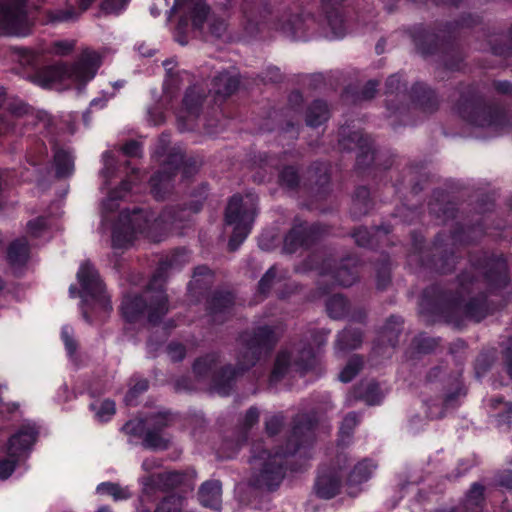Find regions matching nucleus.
Returning a JSON list of instances; mask_svg holds the SVG:
<instances>
[{"mask_svg": "<svg viewBox=\"0 0 512 512\" xmlns=\"http://www.w3.org/2000/svg\"><path fill=\"white\" fill-rule=\"evenodd\" d=\"M100 65V55L87 49L71 67L62 63L48 66L38 71L32 80L43 88L81 89L94 78Z\"/></svg>", "mask_w": 512, "mask_h": 512, "instance_id": "f257e3e1", "label": "nucleus"}, {"mask_svg": "<svg viewBox=\"0 0 512 512\" xmlns=\"http://www.w3.org/2000/svg\"><path fill=\"white\" fill-rule=\"evenodd\" d=\"M164 222H166L164 218L152 220L151 215L144 211H134L133 213L122 211L118 223L113 227V247H126L132 243L137 234H144L153 241H159L160 239L153 235L152 230Z\"/></svg>", "mask_w": 512, "mask_h": 512, "instance_id": "f03ea898", "label": "nucleus"}, {"mask_svg": "<svg viewBox=\"0 0 512 512\" xmlns=\"http://www.w3.org/2000/svg\"><path fill=\"white\" fill-rule=\"evenodd\" d=\"M77 279L81 286L79 296L82 298V312L86 320L91 321L90 310H96L103 316L111 310L109 297L105 294L97 271L89 262L80 265Z\"/></svg>", "mask_w": 512, "mask_h": 512, "instance_id": "7ed1b4c3", "label": "nucleus"}, {"mask_svg": "<svg viewBox=\"0 0 512 512\" xmlns=\"http://www.w3.org/2000/svg\"><path fill=\"white\" fill-rule=\"evenodd\" d=\"M317 26H320L324 35L329 38L343 37L346 31L344 20L338 9L327 12L324 21L321 23H317L315 18L308 13L295 15L280 29L296 39H304L309 32H314Z\"/></svg>", "mask_w": 512, "mask_h": 512, "instance_id": "20e7f679", "label": "nucleus"}, {"mask_svg": "<svg viewBox=\"0 0 512 512\" xmlns=\"http://www.w3.org/2000/svg\"><path fill=\"white\" fill-rule=\"evenodd\" d=\"M256 214V198L253 195L233 196L227 206L225 220L233 226V234L229 240L232 250L245 240L249 234Z\"/></svg>", "mask_w": 512, "mask_h": 512, "instance_id": "39448f33", "label": "nucleus"}, {"mask_svg": "<svg viewBox=\"0 0 512 512\" xmlns=\"http://www.w3.org/2000/svg\"><path fill=\"white\" fill-rule=\"evenodd\" d=\"M37 430L31 423H25L8 441L6 456L0 459V479H7L16 464L31 449L36 441Z\"/></svg>", "mask_w": 512, "mask_h": 512, "instance_id": "423d86ee", "label": "nucleus"}, {"mask_svg": "<svg viewBox=\"0 0 512 512\" xmlns=\"http://www.w3.org/2000/svg\"><path fill=\"white\" fill-rule=\"evenodd\" d=\"M282 459V454L271 455L266 450L253 455L251 464L257 471L255 482L259 487L271 490L279 485L284 476Z\"/></svg>", "mask_w": 512, "mask_h": 512, "instance_id": "0eeeda50", "label": "nucleus"}, {"mask_svg": "<svg viewBox=\"0 0 512 512\" xmlns=\"http://www.w3.org/2000/svg\"><path fill=\"white\" fill-rule=\"evenodd\" d=\"M327 337V333L321 331L318 335L313 338V344L309 345V348H303L297 351V356L294 355V350H282L275 362V366L272 372V377L277 380L292 363L298 367V369H306L309 367L311 360H313L324 344Z\"/></svg>", "mask_w": 512, "mask_h": 512, "instance_id": "6e6552de", "label": "nucleus"}, {"mask_svg": "<svg viewBox=\"0 0 512 512\" xmlns=\"http://www.w3.org/2000/svg\"><path fill=\"white\" fill-rule=\"evenodd\" d=\"M26 0H0V32L5 35L25 36L30 30L24 4Z\"/></svg>", "mask_w": 512, "mask_h": 512, "instance_id": "1a4fd4ad", "label": "nucleus"}, {"mask_svg": "<svg viewBox=\"0 0 512 512\" xmlns=\"http://www.w3.org/2000/svg\"><path fill=\"white\" fill-rule=\"evenodd\" d=\"M172 12L179 16V30L185 32L191 24L193 28H201L207 15L206 0H175Z\"/></svg>", "mask_w": 512, "mask_h": 512, "instance_id": "9d476101", "label": "nucleus"}, {"mask_svg": "<svg viewBox=\"0 0 512 512\" xmlns=\"http://www.w3.org/2000/svg\"><path fill=\"white\" fill-rule=\"evenodd\" d=\"M203 94L197 87L187 90L181 108L178 110L176 117L178 126L181 130H191L195 127V123L199 117L200 107Z\"/></svg>", "mask_w": 512, "mask_h": 512, "instance_id": "9b49d317", "label": "nucleus"}, {"mask_svg": "<svg viewBox=\"0 0 512 512\" xmlns=\"http://www.w3.org/2000/svg\"><path fill=\"white\" fill-rule=\"evenodd\" d=\"M142 485L145 491L152 487L170 488L184 482V475L176 471L159 474H151L142 478Z\"/></svg>", "mask_w": 512, "mask_h": 512, "instance_id": "f8f14e48", "label": "nucleus"}, {"mask_svg": "<svg viewBox=\"0 0 512 512\" xmlns=\"http://www.w3.org/2000/svg\"><path fill=\"white\" fill-rule=\"evenodd\" d=\"M221 484L217 480L207 481L199 491V499L202 505L212 509H219L221 505Z\"/></svg>", "mask_w": 512, "mask_h": 512, "instance_id": "ddd939ff", "label": "nucleus"}, {"mask_svg": "<svg viewBox=\"0 0 512 512\" xmlns=\"http://www.w3.org/2000/svg\"><path fill=\"white\" fill-rule=\"evenodd\" d=\"M340 488V477L333 473H322L316 481V493L325 499L334 497Z\"/></svg>", "mask_w": 512, "mask_h": 512, "instance_id": "4468645a", "label": "nucleus"}, {"mask_svg": "<svg viewBox=\"0 0 512 512\" xmlns=\"http://www.w3.org/2000/svg\"><path fill=\"white\" fill-rule=\"evenodd\" d=\"M28 114V107L19 103L10 108L9 113L0 119V134L16 132V122Z\"/></svg>", "mask_w": 512, "mask_h": 512, "instance_id": "2eb2a0df", "label": "nucleus"}, {"mask_svg": "<svg viewBox=\"0 0 512 512\" xmlns=\"http://www.w3.org/2000/svg\"><path fill=\"white\" fill-rule=\"evenodd\" d=\"M171 177H172V172L167 171L165 169V171L159 172L151 178V180H150L151 189H152V193L154 194V196L156 198H159V199L163 198L165 193L170 191V189L172 187Z\"/></svg>", "mask_w": 512, "mask_h": 512, "instance_id": "dca6fc26", "label": "nucleus"}, {"mask_svg": "<svg viewBox=\"0 0 512 512\" xmlns=\"http://www.w3.org/2000/svg\"><path fill=\"white\" fill-rule=\"evenodd\" d=\"M28 245L25 239L13 242L8 250V260L12 266L24 264L28 258Z\"/></svg>", "mask_w": 512, "mask_h": 512, "instance_id": "f3484780", "label": "nucleus"}, {"mask_svg": "<svg viewBox=\"0 0 512 512\" xmlns=\"http://www.w3.org/2000/svg\"><path fill=\"white\" fill-rule=\"evenodd\" d=\"M143 300L141 297L126 296L121 305V311L125 319L132 322L137 319L143 311Z\"/></svg>", "mask_w": 512, "mask_h": 512, "instance_id": "a211bd4d", "label": "nucleus"}, {"mask_svg": "<svg viewBox=\"0 0 512 512\" xmlns=\"http://www.w3.org/2000/svg\"><path fill=\"white\" fill-rule=\"evenodd\" d=\"M362 341V335L360 332L345 329L339 335L336 343V351H344L346 349L357 348Z\"/></svg>", "mask_w": 512, "mask_h": 512, "instance_id": "6ab92c4d", "label": "nucleus"}, {"mask_svg": "<svg viewBox=\"0 0 512 512\" xmlns=\"http://www.w3.org/2000/svg\"><path fill=\"white\" fill-rule=\"evenodd\" d=\"M56 173L59 177L70 175L74 169V158L70 152L66 150H58L54 156Z\"/></svg>", "mask_w": 512, "mask_h": 512, "instance_id": "aec40b11", "label": "nucleus"}, {"mask_svg": "<svg viewBox=\"0 0 512 512\" xmlns=\"http://www.w3.org/2000/svg\"><path fill=\"white\" fill-rule=\"evenodd\" d=\"M328 108L325 102L315 101L308 110L307 124L312 127L319 126L328 119Z\"/></svg>", "mask_w": 512, "mask_h": 512, "instance_id": "412c9836", "label": "nucleus"}, {"mask_svg": "<svg viewBox=\"0 0 512 512\" xmlns=\"http://www.w3.org/2000/svg\"><path fill=\"white\" fill-rule=\"evenodd\" d=\"M94 411V417L100 422L109 421L115 414V403L112 400H96L90 405Z\"/></svg>", "mask_w": 512, "mask_h": 512, "instance_id": "4be33fe9", "label": "nucleus"}, {"mask_svg": "<svg viewBox=\"0 0 512 512\" xmlns=\"http://www.w3.org/2000/svg\"><path fill=\"white\" fill-rule=\"evenodd\" d=\"M376 469V465L371 460L359 462L350 474L349 481L352 484H360L368 480Z\"/></svg>", "mask_w": 512, "mask_h": 512, "instance_id": "5701e85b", "label": "nucleus"}, {"mask_svg": "<svg viewBox=\"0 0 512 512\" xmlns=\"http://www.w3.org/2000/svg\"><path fill=\"white\" fill-rule=\"evenodd\" d=\"M149 321L156 322L168 311L167 296L163 291H157L154 300L149 305Z\"/></svg>", "mask_w": 512, "mask_h": 512, "instance_id": "b1692460", "label": "nucleus"}, {"mask_svg": "<svg viewBox=\"0 0 512 512\" xmlns=\"http://www.w3.org/2000/svg\"><path fill=\"white\" fill-rule=\"evenodd\" d=\"M97 493L110 495L115 501L125 500L131 496L127 487L115 483L103 482L97 486Z\"/></svg>", "mask_w": 512, "mask_h": 512, "instance_id": "393cba45", "label": "nucleus"}, {"mask_svg": "<svg viewBox=\"0 0 512 512\" xmlns=\"http://www.w3.org/2000/svg\"><path fill=\"white\" fill-rule=\"evenodd\" d=\"M356 397L363 399L368 405H376L380 403L383 395L377 384L369 383L361 386Z\"/></svg>", "mask_w": 512, "mask_h": 512, "instance_id": "a878e982", "label": "nucleus"}, {"mask_svg": "<svg viewBox=\"0 0 512 512\" xmlns=\"http://www.w3.org/2000/svg\"><path fill=\"white\" fill-rule=\"evenodd\" d=\"M239 81L227 73L220 74L215 79L216 92L222 95L231 94L238 86Z\"/></svg>", "mask_w": 512, "mask_h": 512, "instance_id": "bb28decb", "label": "nucleus"}, {"mask_svg": "<svg viewBox=\"0 0 512 512\" xmlns=\"http://www.w3.org/2000/svg\"><path fill=\"white\" fill-rule=\"evenodd\" d=\"M304 243V228L296 227L292 229L284 239V250L293 253Z\"/></svg>", "mask_w": 512, "mask_h": 512, "instance_id": "cd10ccee", "label": "nucleus"}, {"mask_svg": "<svg viewBox=\"0 0 512 512\" xmlns=\"http://www.w3.org/2000/svg\"><path fill=\"white\" fill-rule=\"evenodd\" d=\"M274 340V332L269 327L260 328L254 341L249 345V351L254 354L256 350L262 347L270 346Z\"/></svg>", "mask_w": 512, "mask_h": 512, "instance_id": "c85d7f7f", "label": "nucleus"}, {"mask_svg": "<svg viewBox=\"0 0 512 512\" xmlns=\"http://www.w3.org/2000/svg\"><path fill=\"white\" fill-rule=\"evenodd\" d=\"M347 310V302L346 300L340 296H333L327 303V311L330 317L334 319L341 318Z\"/></svg>", "mask_w": 512, "mask_h": 512, "instance_id": "c756f323", "label": "nucleus"}, {"mask_svg": "<svg viewBox=\"0 0 512 512\" xmlns=\"http://www.w3.org/2000/svg\"><path fill=\"white\" fill-rule=\"evenodd\" d=\"M362 364V359L359 356H353L340 372V381L344 383L351 381L362 367Z\"/></svg>", "mask_w": 512, "mask_h": 512, "instance_id": "7c9ffc66", "label": "nucleus"}, {"mask_svg": "<svg viewBox=\"0 0 512 512\" xmlns=\"http://www.w3.org/2000/svg\"><path fill=\"white\" fill-rule=\"evenodd\" d=\"M74 46L72 40H57L49 45L46 52L55 56H67L73 51Z\"/></svg>", "mask_w": 512, "mask_h": 512, "instance_id": "2f4dec72", "label": "nucleus"}, {"mask_svg": "<svg viewBox=\"0 0 512 512\" xmlns=\"http://www.w3.org/2000/svg\"><path fill=\"white\" fill-rule=\"evenodd\" d=\"M94 0H79L77 9H68L66 11H60L56 14L55 20L67 21L76 18L80 13L84 12L89 8Z\"/></svg>", "mask_w": 512, "mask_h": 512, "instance_id": "473e14b6", "label": "nucleus"}, {"mask_svg": "<svg viewBox=\"0 0 512 512\" xmlns=\"http://www.w3.org/2000/svg\"><path fill=\"white\" fill-rule=\"evenodd\" d=\"M168 442L169 439L164 437L159 431H148L144 439V445L153 449H164L167 447Z\"/></svg>", "mask_w": 512, "mask_h": 512, "instance_id": "72a5a7b5", "label": "nucleus"}, {"mask_svg": "<svg viewBox=\"0 0 512 512\" xmlns=\"http://www.w3.org/2000/svg\"><path fill=\"white\" fill-rule=\"evenodd\" d=\"M49 224L43 217H38L27 224V232L31 237L37 238L48 232Z\"/></svg>", "mask_w": 512, "mask_h": 512, "instance_id": "f704fd0d", "label": "nucleus"}, {"mask_svg": "<svg viewBox=\"0 0 512 512\" xmlns=\"http://www.w3.org/2000/svg\"><path fill=\"white\" fill-rule=\"evenodd\" d=\"M182 498L178 496H169L160 503L155 512H181Z\"/></svg>", "mask_w": 512, "mask_h": 512, "instance_id": "c9c22d12", "label": "nucleus"}, {"mask_svg": "<svg viewBox=\"0 0 512 512\" xmlns=\"http://www.w3.org/2000/svg\"><path fill=\"white\" fill-rule=\"evenodd\" d=\"M73 336H74V331H73L72 327L63 326L62 331H61V338L64 342L66 351L69 356H73V354L75 353L76 348H77V344H76Z\"/></svg>", "mask_w": 512, "mask_h": 512, "instance_id": "e433bc0d", "label": "nucleus"}, {"mask_svg": "<svg viewBox=\"0 0 512 512\" xmlns=\"http://www.w3.org/2000/svg\"><path fill=\"white\" fill-rule=\"evenodd\" d=\"M357 275L355 271L347 267H341L335 274L336 281L342 286H350L356 281Z\"/></svg>", "mask_w": 512, "mask_h": 512, "instance_id": "4c0bfd02", "label": "nucleus"}, {"mask_svg": "<svg viewBox=\"0 0 512 512\" xmlns=\"http://www.w3.org/2000/svg\"><path fill=\"white\" fill-rule=\"evenodd\" d=\"M483 499V487L479 484H473L466 496L468 506H478Z\"/></svg>", "mask_w": 512, "mask_h": 512, "instance_id": "58836bf2", "label": "nucleus"}, {"mask_svg": "<svg viewBox=\"0 0 512 512\" xmlns=\"http://www.w3.org/2000/svg\"><path fill=\"white\" fill-rule=\"evenodd\" d=\"M103 165L101 175L103 178L107 179L113 175L116 168V161L110 152L103 154Z\"/></svg>", "mask_w": 512, "mask_h": 512, "instance_id": "ea45409f", "label": "nucleus"}, {"mask_svg": "<svg viewBox=\"0 0 512 512\" xmlns=\"http://www.w3.org/2000/svg\"><path fill=\"white\" fill-rule=\"evenodd\" d=\"M280 181L287 187H294L298 183V175L293 167H286L280 175Z\"/></svg>", "mask_w": 512, "mask_h": 512, "instance_id": "a19ab883", "label": "nucleus"}, {"mask_svg": "<svg viewBox=\"0 0 512 512\" xmlns=\"http://www.w3.org/2000/svg\"><path fill=\"white\" fill-rule=\"evenodd\" d=\"M129 0H103L101 7L108 13H118L123 10Z\"/></svg>", "mask_w": 512, "mask_h": 512, "instance_id": "79ce46f5", "label": "nucleus"}, {"mask_svg": "<svg viewBox=\"0 0 512 512\" xmlns=\"http://www.w3.org/2000/svg\"><path fill=\"white\" fill-rule=\"evenodd\" d=\"M214 359L211 356L198 359L194 364V371L199 374H205L207 371L212 369Z\"/></svg>", "mask_w": 512, "mask_h": 512, "instance_id": "37998d69", "label": "nucleus"}, {"mask_svg": "<svg viewBox=\"0 0 512 512\" xmlns=\"http://www.w3.org/2000/svg\"><path fill=\"white\" fill-rule=\"evenodd\" d=\"M122 152L125 156H128V157H131V158H135V157H140L141 154H142V149H141V146L138 142L136 141H129L127 142L123 148H122Z\"/></svg>", "mask_w": 512, "mask_h": 512, "instance_id": "c03bdc74", "label": "nucleus"}, {"mask_svg": "<svg viewBox=\"0 0 512 512\" xmlns=\"http://www.w3.org/2000/svg\"><path fill=\"white\" fill-rule=\"evenodd\" d=\"M358 416L355 413L348 414L340 427V433L349 435L350 431L357 425Z\"/></svg>", "mask_w": 512, "mask_h": 512, "instance_id": "a18cd8bd", "label": "nucleus"}, {"mask_svg": "<svg viewBox=\"0 0 512 512\" xmlns=\"http://www.w3.org/2000/svg\"><path fill=\"white\" fill-rule=\"evenodd\" d=\"M276 275L275 268H270L265 275L262 277V279L259 282V290L262 293H265L269 290L274 278Z\"/></svg>", "mask_w": 512, "mask_h": 512, "instance_id": "49530a36", "label": "nucleus"}, {"mask_svg": "<svg viewBox=\"0 0 512 512\" xmlns=\"http://www.w3.org/2000/svg\"><path fill=\"white\" fill-rule=\"evenodd\" d=\"M168 354H169V357L174 361H179V360L183 359V357L185 355V350H184L183 345L178 344V343L170 344L168 347Z\"/></svg>", "mask_w": 512, "mask_h": 512, "instance_id": "de8ad7c7", "label": "nucleus"}, {"mask_svg": "<svg viewBox=\"0 0 512 512\" xmlns=\"http://www.w3.org/2000/svg\"><path fill=\"white\" fill-rule=\"evenodd\" d=\"M123 196H124L123 193H120L118 191H113L102 204L103 214H106L108 211H111L113 209V207L115 206L114 202L117 199L122 198Z\"/></svg>", "mask_w": 512, "mask_h": 512, "instance_id": "09e8293b", "label": "nucleus"}, {"mask_svg": "<svg viewBox=\"0 0 512 512\" xmlns=\"http://www.w3.org/2000/svg\"><path fill=\"white\" fill-rule=\"evenodd\" d=\"M148 388V383L146 380H141L139 381L138 383H136L131 389L130 391L128 392L127 396H126V402L127 403H131L132 402V398L137 394V393H140V392H143L145 391L146 389Z\"/></svg>", "mask_w": 512, "mask_h": 512, "instance_id": "8fccbe9b", "label": "nucleus"}, {"mask_svg": "<svg viewBox=\"0 0 512 512\" xmlns=\"http://www.w3.org/2000/svg\"><path fill=\"white\" fill-rule=\"evenodd\" d=\"M281 426V419L277 416H273L266 421V430L269 434H275Z\"/></svg>", "mask_w": 512, "mask_h": 512, "instance_id": "3c124183", "label": "nucleus"}, {"mask_svg": "<svg viewBox=\"0 0 512 512\" xmlns=\"http://www.w3.org/2000/svg\"><path fill=\"white\" fill-rule=\"evenodd\" d=\"M259 412L256 408H251L247 411L245 416V425L252 426L254 423L258 421Z\"/></svg>", "mask_w": 512, "mask_h": 512, "instance_id": "603ef678", "label": "nucleus"}, {"mask_svg": "<svg viewBox=\"0 0 512 512\" xmlns=\"http://www.w3.org/2000/svg\"><path fill=\"white\" fill-rule=\"evenodd\" d=\"M164 120V116L158 110H149L148 112V121L153 125H158L162 123Z\"/></svg>", "mask_w": 512, "mask_h": 512, "instance_id": "864d4df0", "label": "nucleus"}, {"mask_svg": "<svg viewBox=\"0 0 512 512\" xmlns=\"http://www.w3.org/2000/svg\"><path fill=\"white\" fill-rule=\"evenodd\" d=\"M470 108H471V114L466 115L465 112H462L463 117L473 124L483 125V123L478 122V120L475 118V115H478V114L482 113L483 111L475 106H471Z\"/></svg>", "mask_w": 512, "mask_h": 512, "instance_id": "5fc2aeb1", "label": "nucleus"}, {"mask_svg": "<svg viewBox=\"0 0 512 512\" xmlns=\"http://www.w3.org/2000/svg\"><path fill=\"white\" fill-rule=\"evenodd\" d=\"M136 426H143L142 422L139 421V422H135V421H129L127 422L123 429L127 432V433H131V434H135L137 433V428Z\"/></svg>", "mask_w": 512, "mask_h": 512, "instance_id": "6e6d98bb", "label": "nucleus"}, {"mask_svg": "<svg viewBox=\"0 0 512 512\" xmlns=\"http://www.w3.org/2000/svg\"><path fill=\"white\" fill-rule=\"evenodd\" d=\"M159 466V462L155 459H146L142 463L143 470L149 472L152 471L154 468H157Z\"/></svg>", "mask_w": 512, "mask_h": 512, "instance_id": "4d7b16f0", "label": "nucleus"}, {"mask_svg": "<svg viewBox=\"0 0 512 512\" xmlns=\"http://www.w3.org/2000/svg\"><path fill=\"white\" fill-rule=\"evenodd\" d=\"M168 422H169V418L166 414H159L155 419V423L159 427H164V426L168 425Z\"/></svg>", "mask_w": 512, "mask_h": 512, "instance_id": "13d9d810", "label": "nucleus"}, {"mask_svg": "<svg viewBox=\"0 0 512 512\" xmlns=\"http://www.w3.org/2000/svg\"><path fill=\"white\" fill-rule=\"evenodd\" d=\"M377 84L375 82H369L367 85V90L365 91V97L371 98L376 90Z\"/></svg>", "mask_w": 512, "mask_h": 512, "instance_id": "bf43d9fd", "label": "nucleus"}, {"mask_svg": "<svg viewBox=\"0 0 512 512\" xmlns=\"http://www.w3.org/2000/svg\"><path fill=\"white\" fill-rule=\"evenodd\" d=\"M224 30H225V24L223 22H221L217 27L212 28V33H214L216 36H220Z\"/></svg>", "mask_w": 512, "mask_h": 512, "instance_id": "052dcab7", "label": "nucleus"}, {"mask_svg": "<svg viewBox=\"0 0 512 512\" xmlns=\"http://www.w3.org/2000/svg\"><path fill=\"white\" fill-rule=\"evenodd\" d=\"M138 51L143 56H151V51L146 49L143 44L138 46Z\"/></svg>", "mask_w": 512, "mask_h": 512, "instance_id": "680f3d73", "label": "nucleus"}, {"mask_svg": "<svg viewBox=\"0 0 512 512\" xmlns=\"http://www.w3.org/2000/svg\"><path fill=\"white\" fill-rule=\"evenodd\" d=\"M209 272L208 268L206 267H198L195 271V277L197 276H200V275H205Z\"/></svg>", "mask_w": 512, "mask_h": 512, "instance_id": "e2e57ef3", "label": "nucleus"}, {"mask_svg": "<svg viewBox=\"0 0 512 512\" xmlns=\"http://www.w3.org/2000/svg\"><path fill=\"white\" fill-rule=\"evenodd\" d=\"M130 184L128 181H123L122 184H121V190H123L124 192H128L130 190Z\"/></svg>", "mask_w": 512, "mask_h": 512, "instance_id": "0e129e2a", "label": "nucleus"}, {"mask_svg": "<svg viewBox=\"0 0 512 512\" xmlns=\"http://www.w3.org/2000/svg\"><path fill=\"white\" fill-rule=\"evenodd\" d=\"M499 276H500L501 282H505L506 281L505 267H504L503 264H502V270L499 272Z\"/></svg>", "mask_w": 512, "mask_h": 512, "instance_id": "69168bd1", "label": "nucleus"}, {"mask_svg": "<svg viewBox=\"0 0 512 512\" xmlns=\"http://www.w3.org/2000/svg\"><path fill=\"white\" fill-rule=\"evenodd\" d=\"M215 389L217 390L218 393L222 395H226L228 393V391L224 387L218 385L215 387Z\"/></svg>", "mask_w": 512, "mask_h": 512, "instance_id": "338daca9", "label": "nucleus"}, {"mask_svg": "<svg viewBox=\"0 0 512 512\" xmlns=\"http://www.w3.org/2000/svg\"><path fill=\"white\" fill-rule=\"evenodd\" d=\"M103 107V104L101 103L100 100L98 99H94L92 102H91V107Z\"/></svg>", "mask_w": 512, "mask_h": 512, "instance_id": "774afa93", "label": "nucleus"}]
</instances>
